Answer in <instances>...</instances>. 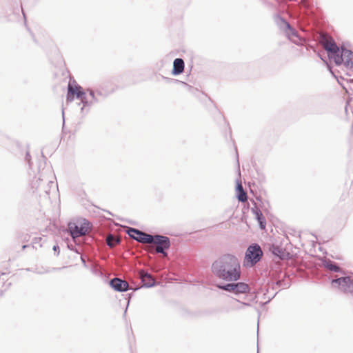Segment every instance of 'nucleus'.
<instances>
[{
  "mask_svg": "<svg viewBox=\"0 0 353 353\" xmlns=\"http://www.w3.org/2000/svg\"><path fill=\"white\" fill-rule=\"evenodd\" d=\"M88 222H84L83 224L79 225L76 223H70L68 224V230L73 239L78 238L85 235L88 232Z\"/></svg>",
  "mask_w": 353,
  "mask_h": 353,
  "instance_id": "1a4fd4ad",
  "label": "nucleus"
},
{
  "mask_svg": "<svg viewBox=\"0 0 353 353\" xmlns=\"http://www.w3.org/2000/svg\"><path fill=\"white\" fill-rule=\"evenodd\" d=\"M237 190L239 192L238 199L239 201L244 202L247 200L248 196L246 192L244 191L243 186L241 183H238Z\"/></svg>",
  "mask_w": 353,
  "mask_h": 353,
  "instance_id": "a211bd4d",
  "label": "nucleus"
},
{
  "mask_svg": "<svg viewBox=\"0 0 353 353\" xmlns=\"http://www.w3.org/2000/svg\"><path fill=\"white\" fill-rule=\"evenodd\" d=\"M110 286L117 292H125L128 290L129 284L127 281L115 277L110 280Z\"/></svg>",
  "mask_w": 353,
  "mask_h": 353,
  "instance_id": "9d476101",
  "label": "nucleus"
},
{
  "mask_svg": "<svg viewBox=\"0 0 353 353\" xmlns=\"http://www.w3.org/2000/svg\"><path fill=\"white\" fill-rule=\"evenodd\" d=\"M26 159L28 161V163L30 164V155L29 152H27V153H26Z\"/></svg>",
  "mask_w": 353,
  "mask_h": 353,
  "instance_id": "4be33fe9",
  "label": "nucleus"
},
{
  "mask_svg": "<svg viewBox=\"0 0 353 353\" xmlns=\"http://www.w3.org/2000/svg\"><path fill=\"white\" fill-rule=\"evenodd\" d=\"M332 287L338 288L341 292L353 295V278L343 276L334 279L331 281Z\"/></svg>",
  "mask_w": 353,
  "mask_h": 353,
  "instance_id": "0eeeda50",
  "label": "nucleus"
},
{
  "mask_svg": "<svg viewBox=\"0 0 353 353\" xmlns=\"http://www.w3.org/2000/svg\"><path fill=\"white\" fill-rule=\"evenodd\" d=\"M139 275L143 283V286L145 288H150L155 285V279L148 272H145L144 270H140Z\"/></svg>",
  "mask_w": 353,
  "mask_h": 353,
  "instance_id": "f8f14e48",
  "label": "nucleus"
},
{
  "mask_svg": "<svg viewBox=\"0 0 353 353\" xmlns=\"http://www.w3.org/2000/svg\"><path fill=\"white\" fill-rule=\"evenodd\" d=\"M53 184L52 170L49 168L43 169L32 180L30 191L37 196L47 199L49 198L50 192Z\"/></svg>",
  "mask_w": 353,
  "mask_h": 353,
  "instance_id": "f03ea898",
  "label": "nucleus"
},
{
  "mask_svg": "<svg viewBox=\"0 0 353 353\" xmlns=\"http://www.w3.org/2000/svg\"><path fill=\"white\" fill-rule=\"evenodd\" d=\"M213 274L220 279L234 282L241 278L240 262L234 255L227 254L216 259L212 265Z\"/></svg>",
  "mask_w": 353,
  "mask_h": 353,
  "instance_id": "f257e3e1",
  "label": "nucleus"
},
{
  "mask_svg": "<svg viewBox=\"0 0 353 353\" xmlns=\"http://www.w3.org/2000/svg\"><path fill=\"white\" fill-rule=\"evenodd\" d=\"M322 263H323V266L325 269H327L331 272H339L341 270V268L339 265H337V264L336 263L333 262L330 259H325L323 260Z\"/></svg>",
  "mask_w": 353,
  "mask_h": 353,
  "instance_id": "2eb2a0df",
  "label": "nucleus"
},
{
  "mask_svg": "<svg viewBox=\"0 0 353 353\" xmlns=\"http://www.w3.org/2000/svg\"><path fill=\"white\" fill-rule=\"evenodd\" d=\"M185 63L184 61L181 58H176L173 62V69L172 71V74L178 75L181 74L184 70Z\"/></svg>",
  "mask_w": 353,
  "mask_h": 353,
  "instance_id": "4468645a",
  "label": "nucleus"
},
{
  "mask_svg": "<svg viewBox=\"0 0 353 353\" xmlns=\"http://www.w3.org/2000/svg\"><path fill=\"white\" fill-rule=\"evenodd\" d=\"M81 261H82V263L85 265V261L84 260V259L83 257H81Z\"/></svg>",
  "mask_w": 353,
  "mask_h": 353,
  "instance_id": "b1692460",
  "label": "nucleus"
},
{
  "mask_svg": "<svg viewBox=\"0 0 353 353\" xmlns=\"http://www.w3.org/2000/svg\"><path fill=\"white\" fill-rule=\"evenodd\" d=\"M279 20L281 22L279 23V26L281 27H283V26L285 27L286 29H288L290 32V33L288 34L289 37L292 36V37L299 38L297 32L295 30V29H294L293 28L291 27L290 24L287 21H285L283 18H280Z\"/></svg>",
  "mask_w": 353,
  "mask_h": 353,
  "instance_id": "dca6fc26",
  "label": "nucleus"
},
{
  "mask_svg": "<svg viewBox=\"0 0 353 353\" xmlns=\"http://www.w3.org/2000/svg\"><path fill=\"white\" fill-rule=\"evenodd\" d=\"M53 250L54 252H57V254H59V245H54L53 246Z\"/></svg>",
  "mask_w": 353,
  "mask_h": 353,
  "instance_id": "412c9836",
  "label": "nucleus"
},
{
  "mask_svg": "<svg viewBox=\"0 0 353 353\" xmlns=\"http://www.w3.org/2000/svg\"><path fill=\"white\" fill-rule=\"evenodd\" d=\"M278 252H280V250H279V248H276L274 249V250L273 251V253L276 255H278L279 256V254Z\"/></svg>",
  "mask_w": 353,
  "mask_h": 353,
  "instance_id": "5701e85b",
  "label": "nucleus"
},
{
  "mask_svg": "<svg viewBox=\"0 0 353 353\" xmlns=\"http://www.w3.org/2000/svg\"><path fill=\"white\" fill-rule=\"evenodd\" d=\"M347 109H348V107L347 105L345 106V112L347 113Z\"/></svg>",
  "mask_w": 353,
  "mask_h": 353,
  "instance_id": "393cba45",
  "label": "nucleus"
},
{
  "mask_svg": "<svg viewBox=\"0 0 353 353\" xmlns=\"http://www.w3.org/2000/svg\"><path fill=\"white\" fill-rule=\"evenodd\" d=\"M146 238H144L143 241H146L147 243L154 244L156 247L154 250L157 253H160L163 256H167L168 253L166 250L170 247V240L168 236L155 234V235H145Z\"/></svg>",
  "mask_w": 353,
  "mask_h": 353,
  "instance_id": "39448f33",
  "label": "nucleus"
},
{
  "mask_svg": "<svg viewBox=\"0 0 353 353\" xmlns=\"http://www.w3.org/2000/svg\"><path fill=\"white\" fill-rule=\"evenodd\" d=\"M251 212L254 215L255 219L259 223L261 229H264L265 227V220L261 211V210L256 205V203L254 202V206L251 208Z\"/></svg>",
  "mask_w": 353,
  "mask_h": 353,
  "instance_id": "ddd939ff",
  "label": "nucleus"
},
{
  "mask_svg": "<svg viewBox=\"0 0 353 353\" xmlns=\"http://www.w3.org/2000/svg\"><path fill=\"white\" fill-rule=\"evenodd\" d=\"M120 241L121 240L119 236L112 234L108 235L106 237V243L110 248H114L117 244H119Z\"/></svg>",
  "mask_w": 353,
  "mask_h": 353,
  "instance_id": "f3484780",
  "label": "nucleus"
},
{
  "mask_svg": "<svg viewBox=\"0 0 353 353\" xmlns=\"http://www.w3.org/2000/svg\"><path fill=\"white\" fill-rule=\"evenodd\" d=\"M92 272L95 274H97V275H101L102 273L100 270H99L97 268H93L92 270Z\"/></svg>",
  "mask_w": 353,
  "mask_h": 353,
  "instance_id": "aec40b11",
  "label": "nucleus"
},
{
  "mask_svg": "<svg viewBox=\"0 0 353 353\" xmlns=\"http://www.w3.org/2000/svg\"><path fill=\"white\" fill-rule=\"evenodd\" d=\"M26 247H27V245H23V249H25Z\"/></svg>",
  "mask_w": 353,
  "mask_h": 353,
  "instance_id": "a878e982",
  "label": "nucleus"
},
{
  "mask_svg": "<svg viewBox=\"0 0 353 353\" xmlns=\"http://www.w3.org/2000/svg\"><path fill=\"white\" fill-rule=\"evenodd\" d=\"M127 233L128 235L133 239L141 243H147L146 241H142L144 240V238H146L145 235H150L144 232L139 230L138 229L133 228H128L127 230Z\"/></svg>",
  "mask_w": 353,
  "mask_h": 353,
  "instance_id": "9b49d317",
  "label": "nucleus"
},
{
  "mask_svg": "<svg viewBox=\"0 0 353 353\" xmlns=\"http://www.w3.org/2000/svg\"><path fill=\"white\" fill-rule=\"evenodd\" d=\"M323 48L328 52L330 59H333L336 65L343 63L347 69L353 68V52L344 48H339L332 39H325L323 43Z\"/></svg>",
  "mask_w": 353,
  "mask_h": 353,
  "instance_id": "7ed1b4c3",
  "label": "nucleus"
},
{
  "mask_svg": "<svg viewBox=\"0 0 353 353\" xmlns=\"http://www.w3.org/2000/svg\"><path fill=\"white\" fill-rule=\"evenodd\" d=\"M75 95L77 99H81L83 107L81 112H83L86 107H90L92 104L99 101L98 98L96 97L94 92L91 89H88L86 92L82 91V88L80 85L73 86L70 83L68 88L67 101H72L73 96Z\"/></svg>",
  "mask_w": 353,
  "mask_h": 353,
  "instance_id": "20e7f679",
  "label": "nucleus"
},
{
  "mask_svg": "<svg viewBox=\"0 0 353 353\" xmlns=\"http://www.w3.org/2000/svg\"><path fill=\"white\" fill-rule=\"evenodd\" d=\"M219 289L227 292H233L235 294H246L250 292L248 284L244 282L230 283L225 285H218Z\"/></svg>",
  "mask_w": 353,
  "mask_h": 353,
  "instance_id": "6e6552de",
  "label": "nucleus"
},
{
  "mask_svg": "<svg viewBox=\"0 0 353 353\" xmlns=\"http://www.w3.org/2000/svg\"><path fill=\"white\" fill-rule=\"evenodd\" d=\"M263 252L261 247L254 243L250 245L245 252L243 265L245 267H253L261 259Z\"/></svg>",
  "mask_w": 353,
  "mask_h": 353,
  "instance_id": "423d86ee",
  "label": "nucleus"
},
{
  "mask_svg": "<svg viewBox=\"0 0 353 353\" xmlns=\"http://www.w3.org/2000/svg\"><path fill=\"white\" fill-rule=\"evenodd\" d=\"M235 302L239 303V305H236V306L234 307V308L235 310H242V309H243L244 307L250 306V305L249 303H244V302H241V301H239V300H236V299L235 300Z\"/></svg>",
  "mask_w": 353,
  "mask_h": 353,
  "instance_id": "6ab92c4d",
  "label": "nucleus"
}]
</instances>
